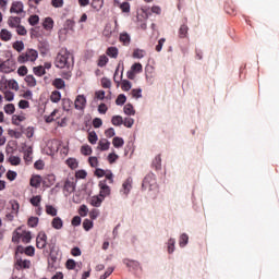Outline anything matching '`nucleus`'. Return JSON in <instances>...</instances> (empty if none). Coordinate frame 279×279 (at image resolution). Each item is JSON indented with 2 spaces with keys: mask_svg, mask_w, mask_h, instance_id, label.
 Returning a JSON list of instances; mask_svg holds the SVG:
<instances>
[{
  "mask_svg": "<svg viewBox=\"0 0 279 279\" xmlns=\"http://www.w3.org/2000/svg\"><path fill=\"white\" fill-rule=\"evenodd\" d=\"M56 66H66V71H71V66L74 65V57L66 46H62L61 50L57 53L54 59Z\"/></svg>",
  "mask_w": 279,
  "mask_h": 279,
  "instance_id": "obj_2",
  "label": "nucleus"
},
{
  "mask_svg": "<svg viewBox=\"0 0 279 279\" xmlns=\"http://www.w3.org/2000/svg\"><path fill=\"white\" fill-rule=\"evenodd\" d=\"M112 124H123V118L121 114H113L111 118Z\"/></svg>",
  "mask_w": 279,
  "mask_h": 279,
  "instance_id": "obj_48",
  "label": "nucleus"
},
{
  "mask_svg": "<svg viewBox=\"0 0 279 279\" xmlns=\"http://www.w3.org/2000/svg\"><path fill=\"white\" fill-rule=\"evenodd\" d=\"M105 174H106V178L104 179L102 177V180L99 182L101 203H104V199H106V195H110V192H111L110 185H108V182H107V171H105Z\"/></svg>",
  "mask_w": 279,
  "mask_h": 279,
  "instance_id": "obj_4",
  "label": "nucleus"
},
{
  "mask_svg": "<svg viewBox=\"0 0 279 279\" xmlns=\"http://www.w3.org/2000/svg\"><path fill=\"white\" fill-rule=\"evenodd\" d=\"M116 102H117L118 105H123V102H124V105H126V96H125V94H124V90H123V93H120L119 96H117Z\"/></svg>",
  "mask_w": 279,
  "mask_h": 279,
  "instance_id": "obj_43",
  "label": "nucleus"
},
{
  "mask_svg": "<svg viewBox=\"0 0 279 279\" xmlns=\"http://www.w3.org/2000/svg\"><path fill=\"white\" fill-rule=\"evenodd\" d=\"M120 43H123V46H130L131 43V36L129 32H120Z\"/></svg>",
  "mask_w": 279,
  "mask_h": 279,
  "instance_id": "obj_15",
  "label": "nucleus"
},
{
  "mask_svg": "<svg viewBox=\"0 0 279 279\" xmlns=\"http://www.w3.org/2000/svg\"><path fill=\"white\" fill-rule=\"evenodd\" d=\"M123 124H125L126 128H132V125L134 124V118H130V114H126Z\"/></svg>",
  "mask_w": 279,
  "mask_h": 279,
  "instance_id": "obj_53",
  "label": "nucleus"
},
{
  "mask_svg": "<svg viewBox=\"0 0 279 279\" xmlns=\"http://www.w3.org/2000/svg\"><path fill=\"white\" fill-rule=\"evenodd\" d=\"M28 60L32 63H34L35 60H38V50H33V48H28V50H22L21 56L17 57V61L19 63H21L20 68L17 69V73L22 74V76H24L25 74V77H27L28 68L26 63L28 62Z\"/></svg>",
  "mask_w": 279,
  "mask_h": 279,
  "instance_id": "obj_1",
  "label": "nucleus"
},
{
  "mask_svg": "<svg viewBox=\"0 0 279 279\" xmlns=\"http://www.w3.org/2000/svg\"><path fill=\"white\" fill-rule=\"evenodd\" d=\"M34 74H38V76H43V74H46V68H44L43 64L37 65V68H34Z\"/></svg>",
  "mask_w": 279,
  "mask_h": 279,
  "instance_id": "obj_41",
  "label": "nucleus"
},
{
  "mask_svg": "<svg viewBox=\"0 0 279 279\" xmlns=\"http://www.w3.org/2000/svg\"><path fill=\"white\" fill-rule=\"evenodd\" d=\"M53 17H45L44 27H46L47 29H51V27H53Z\"/></svg>",
  "mask_w": 279,
  "mask_h": 279,
  "instance_id": "obj_42",
  "label": "nucleus"
},
{
  "mask_svg": "<svg viewBox=\"0 0 279 279\" xmlns=\"http://www.w3.org/2000/svg\"><path fill=\"white\" fill-rule=\"evenodd\" d=\"M101 190H99V196H92L90 203L92 206H95V210H97V206H101Z\"/></svg>",
  "mask_w": 279,
  "mask_h": 279,
  "instance_id": "obj_21",
  "label": "nucleus"
},
{
  "mask_svg": "<svg viewBox=\"0 0 279 279\" xmlns=\"http://www.w3.org/2000/svg\"><path fill=\"white\" fill-rule=\"evenodd\" d=\"M124 113H129V117H132L133 113H135L133 104H126V100H125V105H124Z\"/></svg>",
  "mask_w": 279,
  "mask_h": 279,
  "instance_id": "obj_34",
  "label": "nucleus"
},
{
  "mask_svg": "<svg viewBox=\"0 0 279 279\" xmlns=\"http://www.w3.org/2000/svg\"><path fill=\"white\" fill-rule=\"evenodd\" d=\"M189 242V235L186 232H183L182 235H180L179 243L180 245H187Z\"/></svg>",
  "mask_w": 279,
  "mask_h": 279,
  "instance_id": "obj_49",
  "label": "nucleus"
},
{
  "mask_svg": "<svg viewBox=\"0 0 279 279\" xmlns=\"http://www.w3.org/2000/svg\"><path fill=\"white\" fill-rule=\"evenodd\" d=\"M39 218H28V225L31 228H36L38 225Z\"/></svg>",
  "mask_w": 279,
  "mask_h": 279,
  "instance_id": "obj_63",
  "label": "nucleus"
},
{
  "mask_svg": "<svg viewBox=\"0 0 279 279\" xmlns=\"http://www.w3.org/2000/svg\"><path fill=\"white\" fill-rule=\"evenodd\" d=\"M98 148L99 149H110V143L108 140V135H106V140H99Z\"/></svg>",
  "mask_w": 279,
  "mask_h": 279,
  "instance_id": "obj_28",
  "label": "nucleus"
},
{
  "mask_svg": "<svg viewBox=\"0 0 279 279\" xmlns=\"http://www.w3.org/2000/svg\"><path fill=\"white\" fill-rule=\"evenodd\" d=\"M92 7H94V10H101V7H104V0H92Z\"/></svg>",
  "mask_w": 279,
  "mask_h": 279,
  "instance_id": "obj_44",
  "label": "nucleus"
},
{
  "mask_svg": "<svg viewBox=\"0 0 279 279\" xmlns=\"http://www.w3.org/2000/svg\"><path fill=\"white\" fill-rule=\"evenodd\" d=\"M0 38H2L3 43H10V38H12V32L9 28H1Z\"/></svg>",
  "mask_w": 279,
  "mask_h": 279,
  "instance_id": "obj_14",
  "label": "nucleus"
},
{
  "mask_svg": "<svg viewBox=\"0 0 279 279\" xmlns=\"http://www.w3.org/2000/svg\"><path fill=\"white\" fill-rule=\"evenodd\" d=\"M156 174H154V171H150L148 174H145V179L143 181L144 189H153L154 185H156Z\"/></svg>",
  "mask_w": 279,
  "mask_h": 279,
  "instance_id": "obj_8",
  "label": "nucleus"
},
{
  "mask_svg": "<svg viewBox=\"0 0 279 279\" xmlns=\"http://www.w3.org/2000/svg\"><path fill=\"white\" fill-rule=\"evenodd\" d=\"M24 253H26L25 246H16L14 256L16 270L28 269V267H32V260H27V257H24Z\"/></svg>",
  "mask_w": 279,
  "mask_h": 279,
  "instance_id": "obj_3",
  "label": "nucleus"
},
{
  "mask_svg": "<svg viewBox=\"0 0 279 279\" xmlns=\"http://www.w3.org/2000/svg\"><path fill=\"white\" fill-rule=\"evenodd\" d=\"M12 121L13 124H19L20 121H25L24 114H14Z\"/></svg>",
  "mask_w": 279,
  "mask_h": 279,
  "instance_id": "obj_58",
  "label": "nucleus"
},
{
  "mask_svg": "<svg viewBox=\"0 0 279 279\" xmlns=\"http://www.w3.org/2000/svg\"><path fill=\"white\" fill-rule=\"evenodd\" d=\"M95 96L97 99H105L106 93H105L104 87H102V89H97L95 93Z\"/></svg>",
  "mask_w": 279,
  "mask_h": 279,
  "instance_id": "obj_60",
  "label": "nucleus"
},
{
  "mask_svg": "<svg viewBox=\"0 0 279 279\" xmlns=\"http://www.w3.org/2000/svg\"><path fill=\"white\" fill-rule=\"evenodd\" d=\"M105 135H107L108 142H110V138H112V136L114 138V135H116L114 129H107L105 132Z\"/></svg>",
  "mask_w": 279,
  "mask_h": 279,
  "instance_id": "obj_61",
  "label": "nucleus"
},
{
  "mask_svg": "<svg viewBox=\"0 0 279 279\" xmlns=\"http://www.w3.org/2000/svg\"><path fill=\"white\" fill-rule=\"evenodd\" d=\"M132 181H133L132 179H126L125 182H123L122 187L126 195L129 194V192L132 189Z\"/></svg>",
  "mask_w": 279,
  "mask_h": 279,
  "instance_id": "obj_35",
  "label": "nucleus"
},
{
  "mask_svg": "<svg viewBox=\"0 0 279 279\" xmlns=\"http://www.w3.org/2000/svg\"><path fill=\"white\" fill-rule=\"evenodd\" d=\"M81 153H83L84 156H88V160L90 161V154L93 153V146H89V145L81 146Z\"/></svg>",
  "mask_w": 279,
  "mask_h": 279,
  "instance_id": "obj_26",
  "label": "nucleus"
},
{
  "mask_svg": "<svg viewBox=\"0 0 279 279\" xmlns=\"http://www.w3.org/2000/svg\"><path fill=\"white\" fill-rule=\"evenodd\" d=\"M93 124H94V128H101L102 118H94Z\"/></svg>",
  "mask_w": 279,
  "mask_h": 279,
  "instance_id": "obj_64",
  "label": "nucleus"
},
{
  "mask_svg": "<svg viewBox=\"0 0 279 279\" xmlns=\"http://www.w3.org/2000/svg\"><path fill=\"white\" fill-rule=\"evenodd\" d=\"M26 256H34L35 254V246H25Z\"/></svg>",
  "mask_w": 279,
  "mask_h": 279,
  "instance_id": "obj_62",
  "label": "nucleus"
},
{
  "mask_svg": "<svg viewBox=\"0 0 279 279\" xmlns=\"http://www.w3.org/2000/svg\"><path fill=\"white\" fill-rule=\"evenodd\" d=\"M124 264L126 267H140V260H130V258H125Z\"/></svg>",
  "mask_w": 279,
  "mask_h": 279,
  "instance_id": "obj_51",
  "label": "nucleus"
},
{
  "mask_svg": "<svg viewBox=\"0 0 279 279\" xmlns=\"http://www.w3.org/2000/svg\"><path fill=\"white\" fill-rule=\"evenodd\" d=\"M89 163H90V167H96V171H97V167L99 163L98 157H92V154H90Z\"/></svg>",
  "mask_w": 279,
  "mask_h": 279,
  "instance_id": "obj_57",
  "label": "nucleus"
},
{
  "mask_svg": "<svg viewBox=\"0 0 279 279\" xmlns=\"http://www.w3.org/2000/svg\"><path fill=\"white\" fill-rule=\"evenodd\" d=\"M17 35H27V28H25V25H22V17H19Z\"/></svg>",
  "mask_w": 279,
  "mask_h": 279,
  "instance_id": "obj_33",
  "label": "nucleus"
},
{
  "mask_svg": "<svg viewBox=\"0 0 279 279\" xmlns=\"http://www.w3.org/2000/svg\"><path fill=\"white\" fill-rule=\"evenodd\" d=\"M11 13H15V17H20V13L24 12V3L22 0H13L10 7Z\"/></svg>",
  "mask_w": 279,
  "mask_h": 279,
  "instance_id": "obj_7",
  "label": "nucleus"
},
{
  "mask_svg": "<svg viewBox=\"0 0 279 279\" xmlns=\"http://www.w3.org/2000/svg\"><path fill=\"white\" fill-rule=\"evenodd\" d=\"M66 267L69 270H74V267H76V260L69 258V260H66Z\"/></svg>",
  "mask_w": 279,
  "mask_h": 279,
  "instance_id": "obj_59",
  "label": "nucleus"
},
{
  "mask_svg": "<svg viewBox=\"0 0 279 279\" xmlns=\"http://www.w3.org/2000/svg\"><path fill=\"white\" fill-rule=\"evenodd\" d=\"M101 85H102L104 92H106V88H111V85H112L111 78H101Z\"/></svg>",
  "mask_w": 279,
  "mask_h": 279,
  "instance_id": "obj_46",
  "label": "nucleus"
},
{
  "mask_svg": "<svg viewBox=\"0 0 279 279\" xmlns=\"http://www.w3.org/2000/svg\"><path fill=\"white\" fill-rule=\"evenodd\" d=\"M25 82L27 83V85L31 86V92H32L33 86L37 85V78H35V75H28V71L26 74Z\"/></svg>",
  "mask_w": 279,
  "mask_h": 279,
  "instance_id": "obj_24",
  "label": "nucleus"
},
{
  "mask_svg": "<svg viewBox=\"0 0 279 279\" xmlns=\"http://www.w3.org/2000/svg\"><path fill=\"white\" fill-rule=\"evenodd\" d=\"M10 163H13V166H19L21 163V157H15V155H11L9 157Z\"/></svg>",
  "mask_w": 279,
  "mask_h": 279,
  "instance_id": "obj_56",
  "label": "nucleus"
},
{
  "mask_svg": "<svg viewBox=\"0 0 279 279\" xmlns=\"http://www.w3.org/2000/svg\"><path fill=\"white\" fill-rule=\"evenodd\" d=\"M65 192H75V182H71L70 179L64 182Z\"/></svg>",
  "mask_w": 279,
  "mask_h": 279,
  "instance_id": "obj_31",
  "label": "nucleus"
},
{
  "mask_svg": "<svg viewBox=\"0 0 279 279\" xmlns=\"http://www.w3.org/2000/svg\"><path fill=\"white\" fill-rule=\"evenodd\" d=\"M46 213L50 214L52 217V220H54L56 214H58L57 207H53L51 204H47L46 206Z\"/></svg>",
  "mask_w": 279,
  "mask_h": 279,
  "instance_id": "obj_30",
  "label": "nucleus"
},
{
  "mask_svg": "<svg viewBox=\"0 0 279 279\" xmlns=\"http://www.w3.org/2000/svg\"><path fill=\"white\" fill-rule=\"evenodd\" d=\"M13 49H16L19 57H21L23 49H25V43H23V39H16V41L13 43Z\"/></svg>",
  "mask_w": 279,
  "mask_h": 279,
  "instance_id": "obj_19",
  "label": "nucleus"
},
{
  "mask_svg": "<svg viewBox=\"0 0 279 279\" xmlns=\"http://www.w3.org/2000/svg\"><path fill=\"white\" fill-rule=\"evenodd\" d=\"M86 102H87L86 96L78 95L74 100V106L76 110H85Z\"/></svg>",
  "mask_w": 279,
  "mask_h": 279,
  "instance_id": "obj_10",
  "label": "nucleus"
},
{
  "mask_svg": "<svg viewBox=\"0 0 279 279\" xmlns=\"http://www.w3.org/2000/svg\"><path fill=\"white\" fill-rule=\"evenodd\" d=\"M8 85L11 88V92H13V89L19 90L20 85L19 82H16V78H9Z\"/></svg>",
  "mask_w": 279,
  "mask_h": 279,
  "instance_id": "obj_38",
  "label": "nucleus"
},
{
  "mask_svg": "<svg viewBox=\"0 0 279 279\" xmlns=\"http://www.w3.org/2000/svg\"><path fill=\"white\" fill-rule=\"evenodd\" d=\"M189 24H187V20H185V22H183L182 25H180L179 28V38H189Z\"/></svg>",
  "mask_w": 279,
  "mask_h": 279,
  "instance_id": "obj_12",
  "label": "nucleus"
},
{
  "mask_svg": "<svg viewBox=\"0 0 279 279\" xmlns=\"http://www.w3.org/2000/svg\"><path fill=\"white\" fill-rule=\"evenodd\" d=\"M22 242H32V232H21Z\"/></svg>",
  "mask_w": 279,
  "mask_h": 279,
  "instance_id": "obj_45",
  "label": "nucleus"
},
{
  "mask_svg": "<svg viewBox=\"0 0 279 279\" xmlns=\"http://www.w3.org/2000/svg\"><path fill=\"white\" fill-rule=\"evenodd\" d=\"M72 71H63L62 78H53L52 85L57 86V90L60 92V88H65L66 82L65 77H71Z\"/></svg>",
  "mask_w": 279,
  "mask_h": 279,
  "instance_id": "obj_5",
  "label": "nucleus"
},
{
  "mask_svg": "<svg viewBox=\"0 0 279 279\" xmlns=\"http://www.w3.org/2000/svg\"><path fill=\"white\" fill-rule=\"evenodd\" d=\"M66 163H68V167H72V169H75V167H78V160H76V157H68Z\"/></svg>",
  "mask_w": 279,
  "mask_h": 279,
  "instance_id": "obj_37",
  "label": "nucleus"
},
{
  "mask_svg": "<svg viewBox=\"0 0 279 279\" xmlns=\"http://www.w3.org/2000/svg\"><path fill=\"white\" fill-rule=\"evenodd\" d=\"M122 88H123L124 94H125V92H129L130 88H132V82H130L129 75H128V78H123Z\"/></svg>",
  "mask_w": 279,
  "mask_h": 279,
  "instance_id": "obj_36",
  "label": "nucleus"
},
{
  "mask_svg": "<svg viewBox=\"0 0 279 279\" xmlns=\"http://www.w3.org/2000/svg\"><path fill=\"white\" fill-rule=\"evenodd\" d=\"M153 167L156 168V171H160V169L162 167V160H161V155L160 154H157V157L154 158Z\"/></svg>",
  "mask_w": 279,
  "mask_h": 279,
  "instance_id": "obj_22",
  "label": "nucleus"
},
{
  "mask_svg": "<svg viewBox=\"0 0 279 279\" xmlns=\"http://www.w3.org/2000/svg\"><path fill=\"white\" fill-rule=\"evenodd\" d=\"M8 24L10 27H16V32L19 33L20 20H19V17H16V14L14 16H13V14H11V16L8 17Z\"/></svg>",
  "mask_w": 279,
  "mask_h": 279,
  "instance_id": "obj_16",
  "label": "nucleus"
},
{
  "mask_svg": "<svg viewBox=\"0 0 279 279\" xmlns=\"http://www.w3.org/2000/svg\"><path fill=\"white\" fill-rule=\"evenodd\" d=\"M62 97V93H59L57 85H54V89L50 95V99L52 102H59Z\"/></svg>",
  "mask_w": 279,
  "mask_h": 279,
  "instance_id": "obj_18",
  "label": "nucleus"
},
{
  "mask_svg": "<svg viewBox=\"0 0 279 279\" xmlns=\"http://www.w3.org/2000/svg\"><path fill=\"white\" fill-rule=\"evenodd\" d=\"M106 63H109V56L108 53H101V56L98 57V66H106Z\"/></svg>",
  "mask_w": 279,
  "mask_h": 279,
  "instance_id": "obj_27",
  "label": "nucleus"
},
{
  "mask_svg": "<svg viewBox=\"0 0 279 279\" xmlns=\"http://www.w3.org/2000/svg\"><path fill=\"white\" fill-rule=\"evenodd\" d=\"M41 174H33L31 179V185H33L35 189H39V185H41Z\"/></svg>",
  "mask_w": 279,
  "mask_h": 279,
  "instance_id": "obj_17",
  "label": "nucleus"
},
{
  "mask_svg": "<svg viewBox=\"0 0 279 279\" xmlns=\"http://www.w3.org/2000/svg\"><path fill=\"white\" fill-rule=\"evenodd\" d=\"M0 88L2 92H4V97H5V99H8V102H10L11 99H14V93H12L10 85H9V89H8V85L0 84Z\"/></svg>",
  "mask_w": 279,
  "mask_h": 279,
  "instance_id": "obj_13",
  "label": "nucleus"
},
{
  "mask_svg": "<svg viewBox=\"0 0 279 279\" xmlns=\"http://www.w3.org/2000/svg\"><path fill=\"white\" fill-rule=\"evenodd\" d=\"M4 110L5 113H13V117L15 116V104H13V100H10L9 104H5Z\"/></svg>",
  "mask_w": 279,
  "mask_h": 279,
  "instance_id": "obj_25",
  "label": "nucleus"
},
{
  "mask_svg": "<svg viewBox=\"0 0 279 279\" xmlns=\"http://www.w3.org/2000/svg\"><path fill=\"white\" fill-rule=\"evenodd\" d=\"M43 196H32L31 197V203L33 206H40Z\"/></svg>",
  "mask_w": 279,
  "mask_h": 279,
  "instance_id": "obj_52",
  "label": "nucleus"
},
{
  "mask_svg": "<svg viewBox=\"0 0 279 279\" xmlns=\"http://www.w3.org/2000/svg\"><path fill=\"white\" fill-rule=\"evenodd\" d=\"M21 239H22V232H20V230L16 229L15 232H13L12 242H20Z\"/></svg>",
  "mask_w": 279,
  "mask_h": 279,
  "instance_id": "obj_54",
  "label": "nucleus"
},
{
  "mask_svg": "<svg viewBox=\"0 0 279 279\" xmlns=\"http://www.w3.org/2000/svg\"><path fill=\"white\" fill-rule=\"evenodd\" d=\"M80 217H84L86 219V215L88 214V207L86 204H82L78 210Z\"/></svg>",
  "mask_w": 279,
  "mask_h": 279,
  "instance_id": "obj_40",
  "label": "nucleus"
},
{
  "mask_svg": "<svg viewBox=\"0 0 279 279\" xmlns=\"http://www.w3.org/2000/svg\"><path fill=\"white\" fill-rule=\"evenodd\" d=\"M29 24H38L39 23V14H31L28 17Z\"/></svg>",
  "mask_w": 279,
  "mask_h": 279,
  "instance_id": "obj_55",
  "label": "nucleus"
},
{
  "mask_svg": "<svg viewBox=\"0 0 279 279\" xmlns=\"http://www.w3.org/2000/svg\"><path fill=\"white\" fill-rule=\"evenodd\" d=\"M175 250V239L168 240V253H174Z\"/></svg>",
  "mask_w": 279,
  "mask_h": 279,
  "instance_id": "obj_47",
  "label": "nucleus"
},
{
  "mask_svg": "<svg viewBox=\"0 0 279 279\" xmlns=\"http://www.w3.org/2000/svg\"><path fill=\"white\" fill-rule=\"evenodd\" d=\"M88 142H92V144H96V142H98L97 132H88Z\"/></svg>",
  "mask_w": 279,
  "mask_h": 279,
  "instance_id": "obj_50",
  "label": "nucleus"
},
{
  "mask_svg": "<svg viewBox=\"0 0 279 279\" xmlns=\"http://www.w3.org/2000/svg\"><path fill=\"white\" fill-rule=\"evenodd\" d=\"M15 62L8 59V61H2L0 57V71L4 72V74H10L11 71H15Z\"/></svg>",
  "mask_w": 279,
  "mask_h": 279,
  "instance_id": "obj_6",
  "label": "nucleus"
},
{
  "mask_svg": "<svg viewBox=\"0 0 279 279\" xmlns=\"http://www.w3.org/2000/svg\"><path fill=\"white\" fill-rule=\"evenodd\" d=\"M83 228H85V231H90V228H93V221L92 218H87V216H85V219L83 221Z\"/></svg>",
  "mask_w": 279,
  "mask_h": 279,
  "instance_id": "obj_39",
  "label": "nucleus"
},
{
  "mask_svg": "<svg viewBox=\"0 0 279 279\" xmlns=\"http://www.w3.org/2000/svg\"><path fill=\"white\" fill-rule=\"evenodd\" d=\"M106 52L108 54V60H109V57H113V58L119 57L118 46H108Z\"/></svg>",
  "mask_w": 279,
  "mask_h": 279,
  "instance_id": "obj_20",
  "label": "nucleus"
},
{
  "mask_svg": "<svg viewBox=\"0 0 279 279\" xmlns=\"http://www.w3.org/2000/svg\"><path fill=\"white\" fill-rule=\"evenodd\" d=\"M114 4L120 7L122 13H131V3H128V0H123V3H121V0H114Z\"/></svg>",
  "mask_w": 279,
  "mask_h": 279,
  "instance_id": "obj_11",
  "label": "nucleus"
},
{
  "mask_svg": "<svg viewBox=\"0 0 279 279\" xmlns=\"http://www.w3.org/2000/svg\"><path fill=\"white\" fill-rule=\"evenodd\" d=\"M48 241L47 232H38L36 245L38 250H45Z\"/></svg>",
  "mask_w": 279,
  "mask_h": 279,
  "instance_id": "obj_9",
  "label": "nucleus"
},
{
  "mask_svg": "<svg viewBox=\"0 0 279 279\" xmlns=\"http://www.w3.org/2000/svg\"><path fill=\"white\" fill-rule=\"evenodd\" d=\"M24 160L26 161V163H32V160H33V148H32V146H28L27 150H25Z\"/></svg>",
  "mask_w": 279,
  "mask_h": 279,
  "instance_id": "obj_23",
  "label": "nucleus"
},
{
  "mask_svg": "<svg viewBox=\"0 0 279 279\" xmlns=\"http://www.w3.org/2000/svg\"><path fill=\"white\" fill-rule=\"evenodd\" d=\"M52 228H63L62 218H58V210H57V214H54V218L52 221Z\"/></svg>",
  "mask_w": 279,
  "mask_h": 279,
  "instance_id": "obj_29",
  "label": "nucleus"
},
{
  "mask_svg": "<svg viewBox=\"0 0 279 279\" xmlns=\"http://www.w3.org/2000/svg\"><path fill=\"white\" fill-rule=\"evenodd\" d=\"M112 142H113V146L116 147L124 146V140H122L121 135L114 134Z\"/></svg>",
  "mask_w": 279,
  "mask_h": 279,
  "instance_id": "obj_32",
  "label": "nucleus"
}]
</instances>
